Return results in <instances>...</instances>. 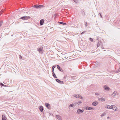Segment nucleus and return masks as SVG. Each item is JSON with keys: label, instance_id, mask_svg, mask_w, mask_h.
Returning <instances> with one entry per match:
<instances>
[{"label": "nucleus", "instance_id": "nucleus-1", "mask_svg": "<svg viewBox=\"0 0 120 120\" xmlns=\"http://www.w3.org/2000/svg\"><path fill=\"white\" fill-rule=\"evenodd\" d=\"M33 7L34 8H40L44 7V6L43 5H40L38 4L34 5Z\"/></svg>", "mask_w": 120, "mask_h": 120}, {"label": "nucleus", "instance_id": "nucleus-2", "mask_svg": "<svg viewBox=\"0 0 120 120\" xmlns=\"http://www.w3.org/2000/svg\"><path fill=\"white\" fill-rule=\"evenodd\" d=\"M112 109L114 111H119V109L115 105H112Z\"/></svg>", "mask_w": 120, "mask_h": 120}, {"label": "nucleus", "instance_id": "nucleus-3", "mask_svg": "<svg viewBox=\"0 0 120 120\" xmlns=\"http://www.w3.org/2000/svg\"><path fill=\"white\" fill-rule=\"evenodd\" d=\"M81 101H78L77 102L74 103L75 106H77L80 105L82 103Z\"/></svg>", "mask_w": 120, "mask_h": 120}, {"label": "nucleus", "instance_id": "nucleus-4", "mask_svg": "<svg viewBox=\"0 0 120 120\" xmlns=\"http://www.w3.org/2000/svg\"><path fill=\"white\" fill-rule=\"evenodd\" d=\"M84 112L83 110H81L80 109H78L77 110V113L79 114L81 113H83Z\"/></svg>", "mask_w": 120, "mask_h": 120}, {"label": "nucleus", "instance_id": "nucleus-5", "mask_svg": "<svg viewBox=\"0 0 120 120\" xmlns=\"http://www.w3.org/2000/svg\"><path fill=\"white\" fill-rule=\"evenodd\" d=\"M103 88L104 90L106 91H108L110 90V88L106 85L104 86Z\"/></svg>", "mask_w": 120, "mask_h": 120}, {"label": "nucleus", "instance_id": "nucleus-6", "mask_svg": "<svg viewBox=\"0 0 120 120\" xmlns=\"http://www.w3.org/2000/svg\"><path fill=\"white\" fill-rule=\"evenodd\" d=\"M118 93H117L116 91H115L112 93V96L113 97H115L116 95H118Z\"/></svg>", "mask_w": 120, "mask_h": 120}, {"label": "nucleus", "instance_id": "nucleus-7", "mask_svg": "<svg viewBox=\"0 0 120 120\" xmlns=\"http://www.w3.org/2000/svg\"><path fill=\"white\" fill-rule=\"evenodd\" d=\"M86 110H94V109L90 107L87 106L85 108Z\"/></svg>", "mask_w": 120, "mask_h": 120}, {"label": "nucleus", "instance_id": "nucleus-8", "mask_svg": "<svg viewBox=\"0 0 120 120\" xmlns=\"http://www.w3.org/2000/svg\"><path fill=\"white\" fill-rule=\"evenodd\" d=\"M38 108L40 111L41 112H42L43 110V107L42 106H39L38 107Z\"/></svg>", "mask_w": 120, "mask_h": 120}, {"label": "nucleus", "instance_id": "nucleus-9", "mask_svg": "<svg viewBox=\"0 0 120 120\" xmlns=\"http://www.w3.org/2000/svg\"><path fill=\"white\" fill-rule=\"evenodd\" d=\"M56 118L58 120H62V118L61 117L58 115H56Z\"/></svg>", "mask_w": 120, "mask_h": 120}, {"label": "nucleus", "instance_id": "nucleus-10", "mask_svg": "<svg viewBox=\"0 0 120 120\" xmlns=\"http://www.w3.org/2000/svg\"><path fill=\"white\" fill-rule=\"evenodd\" d=\"M45 105L46 107L48 109H50V105L47 103H45Z\"/></svg>", "mask_w": 120, "mask_h": 120}, {"label": "nucleus", "instance_id": "nucleus-11", "mask_svg": "<svg viewBox=\"0 0 120 120\" xmlns=\"http://www.w3.org/2000/svg\"><path fill=\"white\" fill-rule=\"evenodd\" d=\"M98 101H95L92 103V105L94 106H96L98 104Z\"/></svg>", "mask_w": 120, "mask_h": 120}, {"label": "nucleus", "instance_id": "nucleus-12", "mask_svg": "<svg viewBox=\"0 0 120 120\" xmlns=\"http://www.w3.org/2000/svg\"><path fill=\"white\" fill-rule=\"evenodd\" d=\"M29 17L28 16L27 17L26 16H24L22 17H21L20 18V19H22L23 20H26L27 19V18Z\"/></svg>", "mask_w": 120, "mask_h": 120}, {"label": "nucleus", "instance_id": "nucleus-13", "mask_svg": "<svg viewBox=\"0 0 120 120\" xmlns=\"http://www.w3.org/2000/svg\"><path fill=\"white\" fill-rule=\"evenodd\" d=\"M56 81L57 82H59V83H61V84H63V81H60L58 79H56Z\"/></svg>", "mask_w": 120, "mask_h": 120}, {"label": "nucleus", "instance_id": "nucleus-14", "mask_svg": "<svg viewBox=\"0 0 120 120\" xmlns=\"http://www.w3.org/2000/svg\"><path fill=\"white\" fill-rule=\"evenodd\" d=\"M75 107L74 103H73L72 104H70L68 106V107L69 108H70L71 107L74 108Z\"/></svg>", "mask_w": 120, "mask_h": 120}, {"label": "nucleus", "instance_id": "nucleus-15", "mask_svg": "<svg viewBox=\"0 0 120 120\" xmlns=\"http://www.w3.org/2000/svg\"><path fill=\"white\" fill-rule=\"evenodd\" d=\"M38 51L40 54H42L43 53V51L42 49L41 48H39L38 49Z\"/></svg>", "mask_w": 120, "mask_h": 120}, {"label": "nucleus", "instance_id": "nucleus-16", "mask_svg": "<svg viewBox=\"0 0 120 120\" xmlns=\"http://www.w3.org/2000/svg\"><path fill=\"white\" fill-rule=\"evenodd\" d=\"M2 120H7V118L4 115H3L2 117Z\"/></svg>", "mask_w": 120, "mask_h": 120}, {"label": "nucleus", "instance_id": "nucleus-17", "mask_svg": "<svg viewBox=\"0 0 120 120\" xmlns=\"http://www.w3.org/2000/svg\"><path fill=\"white\" fill-rule=\"evenodd\" d=\"M100 100L102 101H104L106 100V99L105 98L103 97H101L100 98Z\"/></svg>", "mask_w": 120, "mask_h": 120}, {"label": "nucleus", "instance_id": "nucleus-18", "mask_svg": "<svg viewBox=\"0 0 120 120\" xmlns=\"http://www.w3.org/2000/svg\"><path fill=\"white\" fill-rule=\"evenodd\" d=\"M44 20L43 19L41 20L40 21V24L41 25H43L44 22Z\"/></svg>", "mask_w": 120, "mask_h": 120}, {"label": "nucleus", "instance_id": "nucleus-19", "mask_svg": "<svg viewBox=\"0 0 120 120\" xmlns=\"http://www.w3.org/2000/svg\"><path fill=\"white\" fill-rule=\"evenodd\" d=\"M57 68L60 71H62V69H60V66L58 65L57 66Z\"/></svg>", "mask_w": 120, "mask_h": 120}, {"label": "nucleus", "instance_id": "nucleus-20", "mask_svg": "<svg viewBox=\"0 0 120 120\" xmlns=\"http://www.w3.org/2000/svg\"><path fill=\"white\" fill-rule=\"evenodd\" d=\"M78 98H80L82 99H83V98L82 97V96L80 94H78Z\"/></svg>", "mask_w": 120, "mask_h": 120}, {"label": "nucleus", "instance_id": "nucleus-21", "mask_svg": "<svg viewBox=\"0 0 120 120\" xmlns=\"http://www.w3.org/2000/svg\"><path fill=\"white\" fill-rule=\"evenodd\" d=\"M106 115V113H105L103 112L101 115L100 116L101 117H103L105 115Z\"/></svg>", "mask_w": 120, "mask_h": 120}, {"label": "nucleus", "instance_id": "nucleus-22", "mask_svg": "<svg viewBox=\"0 0 120 120\" xmlns=\"http://www.w3.org/2000/svg\"><path fill=\"white\" fill-rule=\"evenodd\" d=\"M112 105H111V106L108 105V109H112Z\"/></svg>", "mask_w": 120, "mask_h": 120}, {"label": "nucleus", "instance_id": "nucleus-23", "mask_svg": "<svg viewBox=\"0 0 120 120\" xmlns=\"http://www.w3.org/2000/svg\"><path fill=\"white\" fill-rule=\"evenodd\" d=\"M52 74H53V76H54V78H57V77L56 76V75H55V73L54 72H53L52 73Z\"/></svg>", "mask_w": 120, "mask_h": 120}, {"label": "nucleus", "instance_id": "nucleus-24", "mask_svg": "<svg viewBox=\"0 0 120 120\" xmlns=\"http://www.w3.org/2000/svg\"><path fill=\"white\" fill-rule=\"evenodd\" d=\"M59 23L61 24H62L63 25H66V23L63 22H59Z\"/></svg>", "mask_w": 120, "mask_h": 120}, {"label": "nucleus", "instance_id": "nucleus-25", "mask_svg": "<svg viewBox=\"0 0 120 120\" xmlns=\"http://www.w3.org/2000/svg\"><path fill=\"white\" fill-rule=\"evenodd\" d=\"M95 94L96 95H97V96H99L100 95V93L98 92H96V93Z\"/></svg>", "mask_w": 120, "mask_h": 120}, {"label": "nucleus", "instance_id": "nucleus-26", "mask_svg": "<svg viewBox=\"0 0 120 120\" xmlns=\"http://www.w3.org/2000/svg\"><path fill=\"white\" fill-rule=\"evenodd\" d=\"M56 66H53L52 68V72H53L54 70V68H55Z\"/></svg>", "mask_w": 120, "mask_h": 120}, {"label": "nucleus", "instance_id": "nucleus-27", "mask_svg": "<svg viewBox=\"0 0 120 120\" xmlns=\"http://www.w3.org/2000/svg\"><path fill=\"white\" fill-rule=\"evenodd\" d=\"M100 44L99 42H98L97 44V46L98 47L100 46Z\"/></svg>", "mask_w": 120, "mask_h": 120}, {"label": "nucleus", "instance_id": "nucleus-28", "mask_svg": "<svg viewBox=\"0 0 120 120\" xmlns=\"http://www.w3.org/2000/svg\"><path fill=\"white\" fill-rule=\"evenodd\" d=\"M89 40H90V41H91L92 42H93V39L91 38H90L89 39Z\"/></svg>", "mask_w": 120, "mask_h": 120}, {"label": "nucleus", "instance_id": "nucleus-29", "mask_svg": "<svg viewBox=\"0 0 120 120\" xmlns=\"http://www.w3.org/2000/svg\"><path fill=\"white\" fill-rule=\"evenodd\" d=\"M107 119H109V120H111V118L110 117V116H108L107 117Z\"/></svg>", "mask_w": 120, "mask_h": 120}, {"label": "nucleus", "instance_id": "nucleus-30", "mask_svg": "<svg viewBox=\"0 0 120 120\" xmlns=\"http://www.w3.org/2000/svg\"><path fill=\"white\" fill-rule=\"evenodd\" d=\"M78 94H75V95H74V96L76 98H78Z\"/></svg>", "mask_w": 120, "mask_h": 120}, {"label": "nucleus", "instance_id": "nucleus-31", "mask_svg": "<svg viewBox=\"0 0 120 120\" xmlns=\"http://www.w3.org/2000/svg\"><path fill=\"white\" fill-rule=\"evenodd\" d=\"M74 1L76 3H77L78 2V1L76 0H74Z\"/></svg>", "mask_w": 120, "mask_h": 120}, {"label": "nucleus", "instance_id": "nucleus-32", "mask_svg": "<svg viewBox=\"0 0 120 120\" xmlns=\"http://www.w3.org/2000/svg\"><path fill=\"white\" fill-rule=\"evenodd\" d=\"M105 108L106 109H108V105H105Z\"/></svg>", "mask_w": 120, "mask_h": 120}, {"label": "nucleus", "instance_id": "nucleus-33", "mask_svg": "<svg viewBox=\"0 0 120 120\" xmlns=\"http://www.w3.org/2000/svg\"><path fill=\"white\" fill-rule=\"evenodd\" d=\"M2 22H0V27L2 25Z\"/></svg>", "mask_w": 120, "mask_h": 120}, {"label": "nucleus", "instance_id": "nucleus-34", "mask_svg": "<svg viewBox=\"0 0 120 120\" xmlns=\"http://www.w3.org/2000/svg\"><path fill=\"white\" fill-rule=\"evenodd\" d=\"M99 14H100V16L101 17V18H102V15H101V13H99Z\"/></svg>", "mask_w": 120, "mask_h": 120}, {"label": "nucleus", "instance_id": "nucleus-35", "mask_svg": "<svg viewBox=\"0 0 120 120\" xmlns=\"http://www.w3.org/2000/svg\"><path fill=\"white\" fill-rule=\"evenodd\" d=\"M85 26L86 27L87 26V22H86V23H85Z\"/></svg>", "mask_w": 120, "mask_h": 120}, {"label": "nucleus", "instance_id": "nucleus-36", "mask_svg": "<svg viewBox=\"0 0 120 120\" xmlns=\"http://www.w3.org/2000/svg\"><path fill=\"white\" fill-rule=\"evenodd\" d=\"M86 32L85 31H84L82 32L81 34H83L84 33H85V32Z\"/></svg>", "mask_w": 120, "mask_h": 120}, {"label": "nucleus", "instance_id": "nucleus-37", "mask_svg": "<svg viewBox=\"0 0 120 120\" xmlns=\"http://www.w3.org/2000/svg\"><path fill=\"white\" fill-rule=\"evenodd\" d=\"M1 85H2L3 86H4V85L2 83H1Z\"/></svg>", "mask_w": 120, "mask_h": 120}, {"label": "nucleus", "instance_id": "nucleus-38", "mask_svg": "<svg viewBox=\"0 0 120 120\" xmlns=\"http://www.w3.org/2000/svg\"><path fill=\"white\" fill-rule=\"evenodd\" d=\"M20 56L21 57V58H22V57L21 56Z\"/></svg>", "mask_w": 120, "mask_h": 120}, {"label": "nucleus", "instance_id": "nucleus-39", "mask_svg": "<svg viewBox=\"0 0 120 120\" xmlns=\"http://www.w3.org/2000/svg\"><path fill=\"white\" fill-rule=\"evenodd\" d=\"M119 71H120V69H119Z\"/></svg>", "mask_w": 120, "mask_h": 120}]
</instances>
